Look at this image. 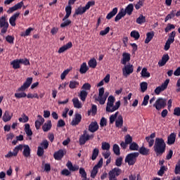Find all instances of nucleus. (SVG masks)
I'll use <instances>...</instances> for the list:
<instances>
[{"instance_id":"nucleus-27","label":"nucleus","mask_w":180,"mask_h":180,"mask_svg":"<svg viewBox=\"0 0 180 180\" xmlns=\"http://www.w3.org/2000/svg\"><path fill=\"white\" fill-rule=\"evenodd\" d=\"M63 157H64V150L61 149L57 152H55L53 154V158H55V160H57L58 161L61 160Z\"/></svg>"},{"instance_id":"nucleus-31","label":"nucleus","mask_w":180,"mask_h":180,"mask_svg":"<svg viewBox=\"0 0 180 180\" xmlns=\"http://www.w3.org/2000/svg\"><path fill=\"white\" fill-rule=\"evenodd\" d=\"M72 102H73V105L76 109H81V108H82V103L79 101L78 98H74Z\"/></svg>"},{"instance_id":"nucleus-30","label":"nucleus","mask_w":180,"mask_h":180,"mask_svg":"<svg viewBox=\"0 0 180 180\" xmlns=\"http://www.w3.org/2000/svg\"><path fill=\"white\" fill-rule=\"evenodd\" d=\"M124 16H126L124 8H122L120 11L117 13V15L115 16V21L118 22V20H120L122 18H124Z\"/></svg>"},{"instance_id":"nucleus-51","label":"nucleus","mask_w":180,"mask_h":180,"mask_svg":"<svg viewBox=\"0 0 180 180\" xmlns=\"http://www.w3.org/2000/svg\"><path fill=\"white\" fill-rule=\"evenodd\" d=\"M141 86V92H146L147 91V88H148V84L146 82H143L140 84Z\"/></svg>"},{"instance_id":"nucleus-12","label":"nucleus","mask_w":180,"mask_h":180,"mask_svg":"<svg viewBox=\"0 0 180 180\" xmlns=\"http://www.w3.org/2000/svg\"><path fill=\"white\" fill-rule=\"evenodd\" d=\"M134 71V68L133 67V65L131 63H128L124 65V67L122 68V75L125 77V78H127L130 74H133V72Z\"/></svg>"},{"instance_id":"nucleus-49","label":"nucleus","mask_w":180,"mask_h":180,"mask_svg":"<svg viewBox=\"0 0 180 180\" xmlns=\"http://www.w3.org/2000/svg\"><path fill=\"white\" fill-rule=\"evenodd\" d=\"M136 23H138V25H143V23H146V16L140 15L136 19Z\"/></svg>"},{"instance_id":"nucleus-18","label":"nucleus","mask_w":180,"mask_h":180,"mask_svg":"<svg viewBox=\"0 0 180 180\" xmlns=\"http://www.w3.org/2000/svg\"><path fill=\"white\" fill-rule=\"evenodd\" d=\"M20 15V13L17 12L9 18V23L11 26H13V27H15V26H16V20L19 18Z\"/></svg>"},{"instance_id":"nucleus-55","label":"nucleus","mask_w":180,"mask_h":180,"mask_svg":"<svg viewBox=\"0 0 180 180\" xmlns=\"http://www.w3.org/2000/svg\"><path fill=\"white\" fill-rule=\"evenodd\" d=\"M148 101H150V96L146 95L143 98V101L141 103L142 106H147L148 105Z\"/></svg>"},{"instance_id":"nucleus-34","label":"nucleus","mask_w":180,"mask_h":180,"mask_svg":"<svg viewBox=\"0 0 180 180\" xmlns=\"http://www.w3.org/2000/svg\"><path fill=\"white\" fill-rule=\"evenodd\" d=\"M88 70H89V68L86 65V63L84 62L80 66L79 72L80 74H86Z\"/></svg>"},{"instance_id":"nucleus-11","label":"nucleus","mask_w":180,"mask_h":180,"mask_svg":"<svg viewBox=\"0 0 180 180\" xmlns=\"http://www.w3.org/2000/svg\"><path fill=\"white\" fill-rule=\"evenodd\" d=\"M22 150H23V145L20 144L14 148L13 152L9 151L8 153V154L5 155V158H12V157H16L18 155V153H19V151H22Z\"/></svg>"},{"instance_id":"nucleus-46","label":"nucleus","mask_w":180,"mask_h":180,"mask_svg":"<svg viewBox=\"0 0 180 180\" xmlns=\"http://www.w3.org/2000/svg\"><path fill=\"white\" fill-rule=\"evenodd\" d=\"M34 29L32 27H29L27 28L25 32H22L20 34L21 37H26L27 36H30V33H32V32H33Z\"/></svg>"},{"instance_id":"nucleus-24","label":"nucleus","mask_w":180,"mask_h":180,"mask_svg":"<svg viewBox=\"0 0 180 180\" xmlns=\"http://www.w3.org/2000/svg\"><path fill=\"white\" fill-rule=\"evenodd\" d=\"M71 47H72V42L70 41L65 45L60 47L58 49V53H59V54H61V53H64V51H67V50H68V49H71Z\"/></svg>"},{"instance_id":"nucleus-42","label":"nucleus","mask_w":180,"mask_h":180,"mask_svg":"<svg viewBox=\"0 0 180 180\" xmlns=\"http://www.w3.org/2000/svg\"><path fill=\"white\" fill-rule=\"evenodd\" d=\"M116 13H117V8H114L112 9V11L111 12H110L107 16H106V19H108V20L112 19V18H113V16H115L116 15Z\"/></svg>"},{"instance_id":"nucleus-20","label":"nucleus","mask_w":180,"mask_h":180,"mask_svg":"<svg viewBox=\"0 0 180 180\" xmlns=\"http://www.w3.org/2000/svg\"><path fill=\"white\" fill-rule=\"evenodd\" d=\"M44 123V118L41 115H37V120L35 121V127L39 130L41 127V124Z\"/></svg>"},{"instance_id":"nucleus-14","label":"nucleus","mask_w":180,"mask_h":180,"mask_svg":"<svg viewBox=\"0 0 180 180\" xmlns=\"http://www.w3.org/2000/svg\"><path fill=\"white\" fill-rule=\"evenodd\" d=\"M102 165H103V159L101 158L98 162L94 167L93 169L91 172V177L95 178L96 176V174H98V171L99 168H101Z\"/></svg>"},{"instance_id":"nucleus-37","label":"nucleus","mask_w":180,"mask_h":180,"mask_svg":"<svg viewBox=\"0 0 180 180\" xmlns=\"http://www.w3.org/2000/svg\"><path fill=\"white\" fill-rule=\"evenodd\" d=\"M133 9H134V6H133V4H129L125 9H124V11L125 12V15L126 13H127V15H131V13H133Z\"/></svg>"},{"instance_id":"nucleus-36","label":"nucleus","mask_w":180,"mask_h":180,"mask_svg":"<svg viewBox=\"0 0 180 180\" xmlns=\"http://www.w3.org/2000/svg\"><path fill=\"white\" fill-rule=\"evenodd\" d=\"M87 96L88 92L85 90H82L79 94V98H80L82 102H85Z\"/></svg>"},{"instance_id":"nucleus-57","label":"nucleus","mask_w":180,"mask_h":180,"mask_svg":"<svg viewBox=\"0 0 180 180\" xmlns=\"http://www.w3.org/2000/svg\"><path fill=\"white\" fill-rule=\"evenodd\" d=\"M133 141V137H131L129 134L127 135L124 139V142L126 144H131Z\"/></svg>"},{"instance_id":"nucleus-38","label":"nucleus","mask_w":180,"mask_h":180,"mask_svg":"<svg viewBox=\"0 0 180 180\" xmlns=\"http://www.w3.org/2000/svg\"><path fill=\"white\" fill-rule=\"evenodd\" d=\"M79 86V82L75 80H72L69 83V88L70 89H75V88H78Z\"/></svg>"},{"instance_id":"nucleus-33","label":"nucleus","mask_w":180,"mask_h":180,"mask_svg":"<svg viewBox=\"0 0 180 180\" xmlns=\"http://www.w3.org/2000/svg\"><path fill=\"white\" fill-rule=\"evenodd\" d=\"M88 65L90 68H96L98 65V62L95 58L90 59L88 62Z\"/></svg>"},{"instance_id":"nucleus-9","label":"nucleus","mask_w":180,"mask_h":180,"mask_svg":"<svg viewBox=\"0 0 180 180\" xmlns=\"http://www.w3.org/2000/svg\"><path fill=\"white\" fill-rule=\"evenodd\" d=\"M175 36H176V32H175V31H172L169 34V38L167 40L165 45V48H164V50L165 51H168V50H169V49L171 47V44H172V43H174V41H175Z\"/></svg>"},{"instance_id":"nucleus-17","label":"nucleus","mask_w":180,"mask_h":180,"mask_svg":"<svg viewBox=\"0 0 180 180\" xmlns=\"http://www.w3.org/2000/svg\"><path fill=\"white\" fill-rule=\"evenodd\" d=\"M23 5H25L23 1H20V2L18 3L17 4L14 5L13 7H11L7 11V13H13V12H15V11H18V9H21L22 6H23Z\"/></svg>"},{"instance_id":"nucleus-48","label":"nucleus","mask_w":180,"mask_h":180,"mask_svg":"<svg viewBox=\"0 0 180 180\" xmlns=\"http://www.w3.org/2000/svg\"><path fill=\"white\" fill-rule=\"evenodd\" d=\"M101 148L103 151H108L110 150V144L108 142H103L101 143Z\"/></svg>"},{"instance_id":"nucleus-25","label":"nucleus","mask_w":180,"mask_h":180,"mask_svg":"<svg viewBox=\"0 0 180 180\" xmlns=\"http://www.w3.org/2000/svg\"><path fill=\"white\" fill-rule=\"evenodd\" d=\"M22 155L26 158H29L30 155V147H29V145H22Z\"/></svg>"},{"instance_id":"nucleus-41","label":"nucleus","mask_w":180,"mask_h":180,"mask_svg":"<svg viewBox=\"0 0 180 180\" xmlns=\"http://www.w3.org/2000/svg\"><path fill=\"white\" fill-rule=\"evenodd\" d=\"M25 132L27 134V136H32L33 132L32 131V129H30V124H25Z\"/></svg>"},{"instance_id":"nucleus-15","label":"nucleus","mask_w":180,"mask_h":180,"mask_svg":"<svg viewBox=\"0 0 180 180\" xmlns=\"http://www.w3.org/2000/svg\"><path fill=\"white\" fill-rule=\"evenodd\" d=\"M32 82H33V78L32 77H28L27 78L26 81L24 82V84L18 89V92H23V91H26L30 85H32Z\"/></svg>"},{"instance_id":"nucleus-21","label":"nucleus","mask_w":180,"mask_h":180,"mask_svg":"<svg viewBox=\"0 0 180 180\" xmlns=\"http://www.w3.org/2000/svg\"><path fill=\"white\" fill-rule=\"evenodd\" d=\"M169 60V56L168 54H165L162 56V59L159 60V67H164L167 64V62Z\"/></svg>"},{"instance_id":"nucleus-7","label":"nucleus","mask_w":180,"mask_h":180,"mask_svg":"<svg viewBox=\"0 0 180 180\" xmlns=\"http://www.w3.org/2000/svg\"><path fill=\"white\" fill-rule=\"evenodd\" d=\"M95 5V1H89L84 7H79L75 10V15H84L91 6Z\"/></svg>"},{"instance_id":"nucleus-19","label":"nucleus","mask_w":180,"mask_h":180,"mask_svg":"<svg viewBox=\"0 0 180 180\" xmlns=\"http://www.w3.org/2000/svg\"><path fill=\"white\" fill-rule=\"evenodd\" d=\"M82 120V116L79 113H76L75 117L72 119L71 122L72 126H77L79 124L81 120Z\"/></svg>"},{"instance_id":"nucleus-63","label":"nucleus","mask_w":180,"mask_h":180,"mask_svg":"<svg viewBox=\"0 0 180 180\" xmlns=\"http://www.w3.org/2000/svg\"><path fill=\"white\" fill-rule=\"evenodd\" d=\"M102 155L105 160H108L110 157V150H103Z\"/></svg>"},{"instance_id":"nucleus-8","label":"nucleus","mask_w":180,"mask_h":180,"mask_svg":"<svg viewBox=\"0 0 180 180\" xmlns=\"http://www.w3.org/2000/svg\"><path fill=\"white\" fill-rule=\"evenodd\" d=\"M165 106H167V100L162 98H158L153 104V108H155L156 110H161Z\"/></svg>"},{"instance_id":"nucleus-56","label":"nucleus","mask_w":180,"mask_h":180,"mask_svg":"<svg viewBox=\"0 0 180 180\" xmlns=\"http://www.w3.org/2000/svg\"><path fill=\"white\" fill-rule=\"evenodd\" d=\"M63 21V22L60 24V27H67V26H70V25H71V20L66 19Z\"/></svg>"},{"instance_id":"nucleus-44","label":"nucleus","mask_w":180,"mask_h":180,"mask_svg":"<svg viewBox=\"0 0 180 180\" xmlns=\"http://www.w3.org/2000/svg\"><path fill=\"white\" fill-rule=\"evenodd\" d=\"M141 77H143V78H150V72H148V71H147V68H143L141 70Z\"/></svg>"},{"instance_id":"nucleus-40","label":"nucleus","mask_w":180,"mask_h":180,"mask_svg":"<svg viewBox=\"0 0 180 180\" xmlns=\"http://www.w3.org/2000/svg\"><path fill=\"white\" fill-rule=\"evenodd\" d=\"M11 64L12 65L14 70H18V68H20V61L19 59L13 60Z\"/></svg>"},{"instance_id":"nucleus-16","label":"nucleus","mask_w":180,"mask_h":180,"mask_svg":"<svg viewBox=\"0 0 180 180\" xmlns=\"http://www.w3.org/2000/svg\"><path fill=\"white\" fill-rule=\"evenodd\" d=\"M169 84V79H167L165 81L164 83L162 84L161 86H158L155 89V94L156 95H160V94H161L162 91H165V89H167Z\"/></svg>"},{"instance_id":"nucleus-1","label":"nucleus","mask_w":180,"mask_h":180,"mask_svg":"<svg viewBox=\"0 0 180 180\" xmlns=\"http://www.w3.org/2000/svg\"><path fill=\"white\" fill-rule=\"evenodd\" d=\"M167 144L165 141L162 138H156L155 141V145L153 146L154 151L156 153V155H162L165 153V148Z\"/></svg>"},{"instance_id":"nucleus-3","label":"nucleus","mask_w":180,"mask_h":180,"mask_svg":"<svg viewBox=\"0 0 180 180\" xmlns=\"http://www.w3.org/2000/svg\"><path fill=\"white\" fill-rule=\"evenodd\" d=\"M118 115L119 112H116L115 114L111 115L110 116V124H113L115 122V127L117 129H122V127H123V116Z\"/></svg>"},{"instance_id":"nucleus-32","label":"nucleus","mask_w":180,"mask_h":180,"mask_svg":"<svg viewBox=\"0 0 180 180\" xmlns=\"http://www.w3.org/2000/svg\"><path fill=\"white\" fill-rule=\"evenodd\" d=\"M51 120H48L43 126H42V130L43 131H49L51 129Z\"/></svg>"},{"instance_id":"nucleus-29","label":"nucleus","mask_w":180,"mask_h":180,"mask_svg":"<svg viewBox=\"0 0 180 180\" xmlns=\"http://www.w3.org/2000/svg\"><path fill=\"white\" fill-rule=\"evenodd\" d=\"M66 167L70 169V171H78L79 169V165H72V162L71 161H68L66 164Z\"/></svg>"},{"instance_id":"nucleus-39","label":"nucleus","mask_w":180,"mask_h":180,"mask_svg":"<svg viewBox=\"0 0 180 180\" xmlns=\"http://www.w3.org/2000/svg\"><path fill=\"white\" fill-rule=\"evenodd\" d=\"M153 37H154V32H150L146 34V38L145 39V44H148V42L150 40H153Z\"/></svg>"},{"instance_id":"nucleus-35","label":"nucleus","mask_w":180,"mask_h":180,"mask_svg":"<svg viewBox=\"0 0 180 180\" xmlns=\"http://www.w3.org/2000/svg\"><path fill=\"white\" fill-rule=\"evenodd\" d=\"M65 12H66V14L64 16V18H63V20H65L66 19H68L70 18V16L71 15V12H72L71 6H67L65 7Z\"/></svg>"},{"instance_id":"nucleus-6","label":"nucleus","mask_w":180,"mask_h":180,"mask_svg":"<svg viewBox=\"0 0 180 180\" xmlns=\"http://www.w3.org/2000/svg\"><path fill=\"white\" fill-rule=\"evenodd\" d=\"M139 153L138 152H134L128 154L125 158V162H127L129 165H134L136 161H137V157H139Z\"/></svg>"},{"instance_id":"nucleus-60","label":"nucleus","mask_w":180,"mask_h":180,"mask_svg":"<svg viewBox=\"0 0 180 180\" xmlns=\"http://www.w3.org/2000/svg\"><path fill=\"white\" fill-rule=\"evenodd\" d=\"M79 174L84 179H88V178H86V172H85V169L81 167L79 169Z\"/></svg>"},{"instance_id":"nucleus-26","label":"nucleus","mask_w":180,"mask_h":180,"mask_svg":"<svg viewBox=\"0 0 180 180\" xmlns=\"http://www.w3.org/2000/svg\"><path fill=\"white\" fill-rule=\"evenodd\" d=\"M139 153L141 155H150V149L146 148V146H142L141 148L139 149Z\"/></svg>"},{"instance_id":"nucleus-22","label":"nucleus","mask_w":180,"mask_h":180,"mask_svg":"<svg viewBox=\"0 0 180 180\" xmlns=\"http://www.w3.org/2000/svg\"><path fill=\"white\" fill-rule=\"evenodd\" d=\"M98 129L99 125H98V122H91L89 126V130L91 131V133H95V131H98Z\"/></svg>"},{"instance_id":"nucleus-58","label":"nucleus","mask_w":180,"mask_h":180,"mask_svg":"<svg viewBox=\"0 0 180 180\" xmlns=\"http://www.w3.org/2000/svg\"><path fill=\"white\" fill-rule=\"evenodd\" d=\"M15 98H17V99H20V98H26L27 95L26 94V93L22 92V93H15Z\"/></svg>"},{"instance_id":"nucleus-59","label":"nucleus","mask_w":180,"mask_h":180,"mask_svg":"<svg viewBox=\"0 0 180 180\" xmlns=\"http://www.w3.org/2000/svg\"><path fill=\"white\" fill-rule=\"evenodd\" d=\"M37 154L38 157H43V155L44 154V149L40 146L38 147Z\"/></svg>"},{"instance_id":"nucleus-13","label":"nucleus","mask_w":180,"mask_h":180,"mask_svg":"<svg viewBox=\"0 0 180 180\" xmlns=\"http://www.w3.org/2000/svg\"><path fill=\"white\" fill-rule=\"evenodd\" d=\"M122 174V169L115 167L108 172L109 180H117V176Z\"/></svg>"},{"instance_id":"nucleus-10","label":"nucleus","mask_w":180,"mask_h":180,"mask_svg":"<svg viewBox=\"0 0 180 180\" xmlns=\"http://www.w3.org/2000/svg\"><path fill=\"white\" fill-rule=\"evenodd\" d=\"M94 139V134L89 135L86 130H84L83 134L80 136L79 142L80 146H84L89 140H92Z\"/></svg>"},{"instance_id":"nucleus-50","label":"nucleus","mask_w":180,"mask_h":180,"mask_svg":"<svg viewBox=\"0 0 180 180\" xmlns=\"http://www.w3.org/2000/svg\"><path fill=\"white\" fill-rule=\"evenodd\" d=\"M112 150L115 155H120V147H119V145L114 144Z\"/></svg>"},{"instance_id":"nucleus-45","label":"nucleus","mask_w":180,"mask_h":180,"mask_svg":"<svg viewBox=\"0 0 180 180\" xmlns=\"http://www.w3.org/2000/svg\"><path fill=\"white\" fill-rule=\"evenodd\" d=\"M98 155H99V149L96 148L93 150V152H92V155H91L92 161H95V160H96V158H98Z\"/></svg>"},{"instance_id":"nucleus-23","label":"nucleus","mask_w":180,"mask_h":180,"mask_svg":"<svg viewBox=\"0 0 180 180\" xmlns=\"http://www.w3.org/2000/svg\"><path fill=\"white\" fill-rule=\"evenodd\" d=\"M130 61V53H123L122 59L121 60V64L126 65L127 63Z\"/></svg>"},{"instance_id":"nucleus-43","label":"nucleus","mask_w":180,"mask_h":180,"mask_svg":"<svg viewBox=\"0 0 180 180\" xmlns=\"http://www.w3.org/2000/svg\"><path fill=\"white\" fill-rule=\"evenodd\" d=\"M139 144L136 142H133L129 145V150H131V151H139Z\"/></svg>"},{"instance_id":"nucleus-5","label":"nucleus","mask_w":180,"mask_h":180,"mask_svg":"<svg viewBox=\"0 0 180 180\" xmlns=\"http://www.w3.org/2000/svg\"><path fill=\"white\" fill-rule=\"evenodd\" d=\"M9 27V22H8V20H6V17L1 16L0 18V28L1 30V34L4 36L6 32H8V29Z\"/></svg>"},{"instance_id":"nucleus-28","label":"nucleus","mask_w":180,"mask_h":180,"mask_svg":"<svg viewBox=\"0 0 180 180\" xmlns=\"http://www.w3.org/2000/svg\"><path fill=\"white\" fill-rule=\"evenodd\" d=\"M176 139V134L175 133H172L167 138V144L169 146L175 143V139Z\"/></svg>"},{"instance_id":"nucleus-53","label":"nucleus","mask_w":180,"mask_h":180,"mask_svg":"<svg viewBox=\"0 0 180 180\" xmlns=\"http://www.w3.org/2000/svg\"><path fill=\"white\" fill-rule=\"evenodd\" d=\"M131 37H133L135 39V40H139V39H140V33L136 30H134L131 32Z\"/></svg>"},{"instance_id":"nucleus-54","label":"nucleus","mask_w":180,"mask_h":180,"mask_svg":"<svg viewBox=\"0 0 180 180\" xmlns=\"http://www.w3.org/2000/svg\"><path fill=\"white\" fill-rule=\"evenodd\" d=\"M39 147H41V148H44V150H47V148H49V141H47L46 139L44 140L40 143Z\"/></svg>"},{"instance_id":"nucleus-4","label":"nucleus","mask_w":180,"mask_h":180,"mask_svg":"<svg viewBox=\"0 0 180 180\" xmlns=\"http://www.w3.org/2000/svg\"><path fill=\"white\" fill-rule=\"evenodd\" d=\"M108 96H109V92L106 91L105 93V88L101 87L98 89V96L97 98H96V101L99 102L100 105H105V102H106Z\"/></svg>"},{"instance_id":"nucleus-61","label":"nucleus","mask_w":180,"mask_h":180,"mask_svg":"<svg viewBox=\"0 0 180 180\" xmlns=\"http://www.w3.org/2000/svg\"><path fill=\"white\" fill-rule=\"evenodd\" d=\"M27 98H28V99H33V98H36L37 99H39V94H37V93H34V94L29 93L27 95Z\"/></svg>"},{"instance_id":"nucleus-2","label":"nucleus","mask_w":180,"mask_h":180,"mask_svg":"<svg viewBox=\"0 0 180 180\" xmlns=\"http://www.w3.org/2000/svg\"><path fill=\"white\" fill-rule=\"evenodd\" d=\"M115 101H116V99L113 96H110L108 98L105 110L108 113H113V112L117 110V109L120 108V101H117L114 105Z\"/></svg>"},{"instance_id":"nucleus-47","label":"nucleus","mask_w":180,"mask_h":180,"mask_svg":"<svg viewBox=\"0 0 180 180\" xmlns=\"http://www.w3.org/2000/svg\"><path fill=\"white\" fill-rule=\"evenodd\" d=\"M12 119V116L9 115V111H6L4 115H3V121L6 122H9Z\"/></svg>"},{"instance_id":"nucleus-52","label":"nucleus","mask_w":180,"mask_h":180,"mask_svg":"<svg viewBox=\"0 0 180 180\" xmlns=\"http://www.w3.org/2000/svg\"><path fill=\"white\" fill-rule=\"evenodd\" d=\"M20 123H27L29 122V117H27L25 114H22V117L18 119Z\"/></svg>"},{"instance_id":"nucleus-62","label":"nucleus","mask_w":180,"mask_h":180,"mask_svg":"<svg viewBox=\"0 0 180 180\" xmlns=\"http://www.w3.org/2000/svg\"><path fill=\"white\" fill-rule=\"evenodd\" d=\"M146 140L148 143V147H153V146H154V139L146 136Z\"/></svg>"},{"instance_id":"nucleus-64","label":"nucleus","mask_w":180,"mask_h":180,"mask_svg":"<svg viewBox=\"0 0 180 180\" xmlns=\"http://www.w3.org/2000/svg\"><path fill=\"white\" fill-rule=\"evenodd\" d=\"M174 174L178 175V174H180V160L178 162V163L176 165Z\"/></svg>"}]
</instances>
